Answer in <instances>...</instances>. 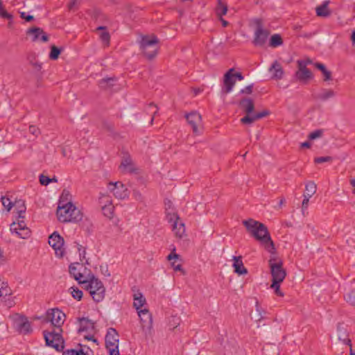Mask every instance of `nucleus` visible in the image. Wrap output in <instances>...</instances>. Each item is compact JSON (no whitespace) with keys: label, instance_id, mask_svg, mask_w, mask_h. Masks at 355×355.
I'll return each instance as SVG.
<instances>
[{"label":"nucleus","instance_id":"5fc2aeb1","mask_svg":"<svg viewBox=\"0 0 355 355\" xmlns=\"http://www.w3.org/2000/svg\"><path fill=\"white\" fill-rule=\"evenodd\" d=\"M40 182L42 185L46 186L50 183V178L44 175H40Z\"/></svg>","mask_w":355,"mask_h":355},{"label":"nucleus","instance_id":"4468645a","mask_svg":"<svg viewBox=\"0 0 355 355\" xmlns=\"http://www.w3.org/2000/svg\"><path fill=\"white\" fill-rule=\"evenodd\" d=\"M188 123L191 126L193 132L195 135H200L202 132V117L197 112H191L185 116Z\"/></svg>","mask_w":355,"mask_h":355},{"label":"nucleus","instance_id":"864d4df0","mask_svg":"<svg viewBox=\"0 0 355 355\" xmlns=\"http://www.w3.org/2000/svg\"><path fill=\"white\" fill-rule=\"evenodd\" d=\"M253 84L246 86L245 88L240 91V94H251L252 93Z\"/></svg>","mask_w":355,"mask_h":355},{"label":"nucleus","instance_id":"cd10ccee","mask_svg":"<svg viewBox=\"0 0 355 355\" xmlns=\"http://www.w3.org/2000/svg\"><path fill=\"white\" fill-rule=\"evenodd\" d=\"M329 4V1L326 0L320 6L316 7L315 12L317 15L319 17H328L330 15V11L328 9Z\"/></svg>","mask_w":355,"mask_h":355},{"label":"nucleus","instance_id":"bf43d9fd","mask_svg":"<svg viewBox=\"0 0 355 355\" xmlns=\"http://www.w3.org/2000/svg\"><path fill=\"white\" fill-rule=\"evenodd\" d=\"M343 343L349 346V355H355V354H354V351L352 349L351 340L350 339H345V338H344L343 339Z\"/></svg>","mask_w":355,"mask_h":355},{"label":"nucleus","instance_id":"338daca9","mask_svg":"<svg viewBox=\"0 0 355 355\" xmlns=\"http://www.w3.org/2000/svg\"><path fill=\"white\" fill-rule=\"evenodd\" d=\"M133 195H134L135 198L137 200H142V196H141V194L139 191H134Z\"/></svg>","mask_w":355,"mask_h":355},{"label":"nucleus","instance_id":"c03bdc74","mask_svg":"<svg viewBox=\"0 0 355 355\" xmlns=\"http://www.w3.org/2000/svg\"><path fill=\"white\" fill-rule=\"evenodd\" d=\"M256 311L257 313L253 315L254 318L257 322L262 320L263 319V314L264 313V311L261 310L257 302L256 304Z\"/></svg>","mask_w":355,"mask_h":355},{"label":"nucleus","instance_id":"f257e3e1","mask_svg":"<svg viewBox=\"0 0 355 355\" xmlns=\"http://www.w3.org/2000/svg\"><path fill=\"white\" fill-rule=\"evenodd\" d=\"M65 314L59 309H49L46 312L47 322H51L54 329L51 331H44L46 345L61 352L64 347V339L62 336V326L65 320Z\"/></svg>","mask_w":355,"mask_h":355},{"label":"nucleus","instance_id":"052dcab7","mask_svg":"<svg viewBox=\"0 0 355 355\" xmlns=\"http://www.w3.org/2000/svg\"><path fill=\"white\" fill-rule=\"evenodd\" d=\"M233 76L235 78V80H242L244 78L243 76L240 72H235V73L233 72Z\"/></svg>","mask_w":355,"mask_h":355},{"label":"nucleus","instance_id":"79ce46f5","mask_svg":"<svg viewBox=\"0 0 355 355\" xmlns=\"http://www.w3.org/2000/svg\"><path fill=\"white\" fill-rule=\"evenodd\" d=\"M69 290L71 291V294L74 299L78 301H80L82 299L83 291H80L79 288H78L77 287H71Z\"/></svg>","mask_w":355,"mask_h":355},{"label":"nucleus","instance_id":"4d7b16f0","mask_svg":"<svg viewBox=\"0 0 355 355\" xmlns=\"http://www.w3.org/2000/svg\"><path fill=\"white\" fill-rule=\"evenodd\" d=\"M322 73L323 74V76H324L323 80L324 81H327V80H329L331 79V71H328L327 69H324V71H323Z\"/></svg>","mask_w":355,"mask_h":355},{"label":"nucleus","instance_id":"c85d7f7f","mask_svg":"<svg viewBox=\"0 0 355 355\" xmlns=\"http://www.w3.org/2000/svg\"><path fill=\"white\" fill-rule=\"evenodd\" d=\"M336 95L334 91L331 89H322L321 92L317 94L316 98L322 101H325L334 97Z\"/></svg>","mask_w":355,"mask_h":355},{"label":"nucleus","instance_id":"13d9d810","mask_svg":"<svg viewBox=\"0 0 355 355\" xmlns=\"http://www.w3.org/2000/svg\"><path fill=\"white\" fill-rule=\"evenodd\" d=\"M20 17L22 19H25L26 21H31L34 19V17L33 15H26L24 12H21L20 13Z\"/></svg>","mask_w":355,"mask_h":355},{"label":"nucleus","instance_id":"7ed1b4c3","mask_svg":"<svg viewBox=\"0 0 355 355\" xmlns=\"http://www.w3.org/2000/svg\"><path fill=\"white\" fill-rule=\"evenodd\" d=\"M13 206L17 209L18 218L17 222H13L10 225V230L12 233L16 234L19 238L26 239L31 236V232L24 220L26 209L25 202L21 200H16Z\"/></svg>","mask_w":355,"mask_h":355},{"label":"nucleus","instance_id":"2eb2a0df","mask_svg":"<svg viewBox=\"0 0 355 355\" xmlns=\"http://www.w3.org/2000/svg\"><path fill=\"white\" fill-rule=\"evenodd\" d=\"M99 200L101 203H105L103 206H102L103 215L110 219L112 218L114 216V207L112 203L110 197L108 195L101 194Z\"/></svg>","mask_w":355,"mask_h":355},{"label":"nucleus","instance_id":"e2e57ef3","mask_svg":"<svg viewBox=\"0 0 355 355\" xmlns=\"http://www.w3.org/2000/svg\"><path fill=\"white\" fill-rule=\"evenodd\" d=\"M314 65H315V68L320 70L321 72H322L323 71H324V69H326L324 64H323L322 63L316 62V63H315Z\"/></svg>","mask_w":355,"mask_h":355},{"label":"nucleus","instance_id":"09e8293b","mask_svg":"<svg viewBox=\"0 0 355 355\" xmlns=\"http://www.w3.org/2000/svg\"><path fill=\"white\" fill-rule=\"evenodd\" d=\"M322 133H323L322 130H316L311 132L309 135L308 138L311 140L315 139L317 138L320 137L322 135Z\"/></svg>","mask_w":355,"mask_h":355},{"label":"nucleus","instance_id":"f3484780","mask_svg":"<svg viewBox=\"0 0 355 355\" xmlns=\"http://www.w3.org/2000/svg\"><path fill=\"white\" fill-rule=\"evenodd\" d=\"M233 72H234V69L233 68H232V69H230L224 75L223 91L225 94L230 93L232 90V89L236 83L235 78L233 76Z\"/></svg>","mask_w":355,"mask_h":355},{"label":"nucleus","instance_id":"f03ea898","mask_svg":"<svg viewBox=\"0 0 355 355\" xmlns=\"http://www.w3.org/2000/svg\"><path fill=\"white\" fill-rule=\"evenodd\" d=\"M247 231L258 241L261 246L270 254L276 252L275 243L272 241L267 227L262 223L252 218L243 221Z\"/></svg>","mask_w":355,"mask_h":355},{"label":"nucleus","instance_id":"8fccbe9b","mask_svg":"<svg viewBox=\"0 0 355 355\" xmlns=\"http://www.w3.org/2000/svg\"><path fill=\"white\" fill-rule=\"evenodd\" d=\"M332 161V157L330 156H326V157H316L314 159L315 163L316 164H322L324 162H331Z\"/></svg>","mask_w":355,"mask_h":355},{"label":"nucleus","instance_id":"4be33fe9","mask_svg":"<svg viewBox=\"0 0 355 355\" xmlns=\"http://www.w3.org/2000/svg\"><path fill=\"white\" fill-rule=\"evenodd\" d=\"M17 330L20 334H28L33 331L31 322L25 316H20L17 323Z\"/></svg>","mask_w":355,"mask_h":355},{"label":"nucleus","instance_id":"3c124183","mask_svg":"<svg viewBox=\"0 0 355 355\" xmlns=\"http://www.w3.org/2000/svg\"><path fill=\"white\" fill-rule=\"evenodd\" d=\"M100 37L101 39V40L106 44V45H108L109 43H110V34L107 31H104L103 32L101 35H100Z\"/></svg>","mask_w":355,"mask_h":355},{"label":"nucleus","instance_id":"ddd939ff","mask_svg":"<svg viewBox=\"0 0 355 355\" xmlns=\"http://www.w3.org/2000/svg\"><path fill=\"white\" fill-rule=\"evenodd\" d=\"M108 189L118 199H125L128 197V189L121 182H110L107 184Z\"/></svg>","mask_w":355,"mask_h":355},{"label":"nucleus","instance_id":"a878e982","mask_svg":"<svg viewBox=\"0 0 355 355\" xmlns=\"http://www.w3.org/2000/svg\"><path fill=\"white\" fill-rule=\"evenodd\" d=\"M180 256L175 253V249L174 248L173 250L168 255L167 259L168 261L174 260L171 262V266L173 267V270L175 271H180L182 275H185V270L182 268V265L180 263L176 264V259H178Z\"/></svg>","mask_w":355,"mask_h":355},{"label":"nucleus","instance_id":"c9c22d12","mask_svg":"<svg viewBox=\"0 0 355 355\" xmlns=\"http://www.w3.org/2000/svg\"><path fill=\"white\" fill-rule=\"evenodd\" d=\"M146 111L148 114H150L152 115L150 123L153 124L154 119H155V116L158 112L157 106L155 104H154L153 103H151L148 105V106L146 107Z\"/></svg>","mask_w":355,"mask_h":355},{"label":"nucleus","instance_id":"6e6d98bb","mask_svg":"<svg viewBox=\"0 0 355 355\" xmlns=\"http://www.w3.org/2000/svg\"><path fill=\"white\" fill-rule=\"evenodd\" d=\"M303 197H304V199H303L302 203V211L307 209L309 202V199L311 198V197H308L304 195H303Z\"/></svg>","mask_w":355,"mask_h":355},{"label":"nucleus","instance_id":"39448f33","mask_svg":"<svg viewBox=\"0 0 355 355\" xmlns=\"http://www.w3.org/2000/svg\"><path fill=\"white\" fill-rule=\"evenodd\" d=\"M159 39L155 35H142L139 42V48L144 55L149 60L154 59L158 53Z\"/></svg>","mask_w":355,"mask_h":355},{"label":"nucleus","instance_id":"a19ab883","mask_svg":"<svg viewBox=\"0 0 355 355\" xmlns=\"http://www.w3.org/2000/svg\"><path fill=\"white\" fill-rule=\"evenodd\" d=\"M0 17L9 20L12 19V15L6 11L1 0H0Z\"/></svg>","mask_w":355,"mask_h":355},{"label":"nucleus","instance_id":"9b49d317","mask_svg":"<svg viewBox=\"0 0 355 355\" xmlns=\"http://www.w3.org/2000/svg\"><path fill=\"white\" fill-rule=\"evenodd\" d=\"M140 318L141 325L146 336L150 335L153 329V318L148 309H144L137 311Z\"/></svg>","mask_w":355,"mask_h":355},{"label":"nucleus","instance_id":"c756f323","mask_svg":"<svg viewBox=\"0 0 355 355\" xmlns=\"http://www.w3.org/2000/svg\"><path fill=\"white\" fill-rule=\"evenodd\" d=\"M12 294V291L6 282L0 275V297H6Z\"/></svg>","mask_w":355,"mask_h":355},{"label":"nucleus","instance_id":"a18cd8bd","mask_svg":"<svg viewBox=\"0 0 355 355\" xmlns=\"http://www.w3.org/2000/svg\"><path fill=\"white\" fill-rule=\"evenodd\" d=\"M166 218L171 224L180 219L178 212L168 213V214L166 215Z\"/></svg>","mask_w":355,"mask_h":355},{"label":"nucleus","instance_id":"393cba45","mask_svg":"<svg viewBox=\"0 0 355 355\" xmlns=\"http://www.w3.org/2000/svg\"><path fill=\"white\" fill-rule=\"evenodd\" d=\"M232 260L234 261L232 266L236 273L238 275H245L248 273V270L243 266L241 256H234Z\"/></svg>","mask_w":355,"mask_h":355},{"label":"nucleus","instance_id":"aec40b11","mask_svg":"<svg viewBox=\"0 0 355 355\" xmlns=\"http://www.w3.org/2000/svg\"><path fill=\"white\" fill-rule=\"evenodd\" d=\"M120 168L123 173H135L136 168L132 161V159L129 155H125L123 157L121 163L120 164Z\"/></svg>","mask_w":355,"mask_h":355},{"label":"nucleus","instance_id":"412c9836","mask_svg":"<svg viewBox=\"0 0 355 355\" xmlns=\"http://www.w3.org/2000/svg\"><path fill=\"white\" fill-rule=\"evenodd\" d=\"M83 268V266L76 263H71L69 266V272L73 277V278L78 282L79 284H83L85 279H84L83 275L80 272V268Z\"/></svg>","mask_w":355,"mask_h":355},{"label":"nucleus","instance_id":"0eeeda50","mask_svg":"<svg viewBox=\"0 0 355 355\" xmlns=\"http://www.w3.org/2000/svg\"><path fill=\"white\" fill-rule=\"evenodd\" d=\"M268 264L270 268L272 282H282L286 276V272L283 268L282 259L277 255V252L274 254H270Z\"/></svg>","mask_w":355,"mask_h":355},{"label":"nucleus","instance_id":"603ef678","mask_svg":"<svg viewBox=\"0 0 355 355\" xmlns=\"http://www.w3.org/2000/svg\"><path fill=\"white\" fill-rule=\"evenodd\" d=\"M28 130L29 132L35 137H37L40 134V129L35 125H30Z\"/></svg>","mask_w":355,"mask_h":355},{"label":"nucleus","instance_id":"58836bf2","mask_svg":"<svg viewBox=\"0 0 355 355\" xmlns=\"http://www.w3.org/2000/svg\"><path fill=\"white\" fill-rule=\"evenodd\" d=\"M338 338L343 342V339H349L347 338V331L343 324L339 323L337 326Z\"/></svg>","mask_w":355,"mask_h":355},{"label":"nucleus","instance_id":"423d86ee","mask_svg":"<svg viewBox=\"0 0 355 355\" xmlns=\"http://www.w3.org/2000/svg\"><path fill=\"white\" fill-rule=\"evenodd\" d=\"M83 284L95 302L98 303L103 301L105 295V288L101 281L92 277L89 280H85Z\"/></svg>","mask_w":355,"mask_h":355},{"label":"nucleus","instance_id":"473e14b6","mask_svg":"<svg viewBox=\"0 0 355 355\" xmlns=\"http://www.w3.org/2000/svg\"><path fill=\"white\" fill-rule=\"evenodd\" d=\"M316 190V184L313 182H309L305 185V193L303 195L311 198L315 193Z\"/></svg>","mask_w":355,"mask_h":355},{"label":"nucleus","instance_id":"680f3d73","mask_svg":"<svg viewBox=\"0 0 355 355\" xmlns=\"http://www.w3.org/2000/svg\"><path fill=\"white\" fill-rule=\"evenodd\" d=\"M76 2H77L76 0H69V2L67 5L69 10H73L75 8Z\"/></svg>","mask_w":355,"mask_h":355},{"label":"nucleus","instance_id":"0e129e2a","mask_svg":"<svg viewBox=\"0 0 355 355\" xmlns=\"http://www.w3.org/2000/svg\"><path fill=\"white\" fill-rule=\"evenodd\" d=\"M84 337H85V339H86L87 340H92L94 343H98L97 339L95 338L92 334L86 335Z\"/></svg>","mask_w":355,"mask_h":355},{"label":"nucleus","instance_id":"69168bd1","mask_svg":"<svg viewBox=\"0 0 355 355\" xmlns=\"http://www.w3.org/2000/svg\"><path fill=\"white\" fill-rule=\"evenodd\" d=\"M164 205H165V209H166V208H168V207H170V208H175V207H173V202H172L170 200H165V201H164Z\"/></svg>","mask_w":355,"mask_h":355},{"label":"nucleus","instance_id":"e433bc0d","mask_svg":"<svg viewBox=\"0 0 355 355\" xmlns=\"http://www.w3.org/2000/svg\"><path fill=\"white\" fill-rule=\"evenodd\" d=\"M76 350L82 355H94V351L85 345L79 344V348Z\"/></svg>","mask_w":355,"mask_h":355},{"label":"nucleus","instance_id":"f704fd0d","mask_svg":"<svg viewBox=\"0 0 355 355\" xmlns=\"http://www.w3.org/2000/svg\"><path fill=\"white\" fill-rule=\"evenodd\" d=\"M114 78H105L99 81L98 85L101 89H107L114 85Z\"/></svg>","mask_w":355,"mask_h":355},{"label":"nucleus","instance_id":"dca6fc26","mask_svg":"<svg viewBox=\"0 0 355 355\" xmlns=\"http://www.w3.org/2000/svg\"><path fill=\"white\" fill-rule=\"evenodd\" d=\"M239 106L246 114L245 116L252 117L254 111V102L250 98H243L239 102Z\"/></svg>","mask_w":355,"mask_h":355},{"label":"nucleus","instance_id":"37998d69","mask_svg":"<svg viewBox=\"0 0 355 355\" xmlns=\"http://www.w3.org/2000/svg\"><path fill=\"white\" fill-rule=\"evenodd\" d=\"M272 284L270 286V288L274 289L275 293L279 297H283L284 293L281 291L280 290V284L282 282H272Z\"/></svg>","mask_w":355,"mask_h":355},{"label":"nucleus","instance_id":"72a5a7b5","mask_svg":"<svg viewBox=\"0 0 355 355\" xmlns=\"http://www.w3.org/2000/svg\"><path fill=\"white\" fill-rule=\"evenodd\" d=\"M42 33H43V30L39 27H33L28 29L26 31L27 35H31L33 36V42L37 41Z\"/></svg>","mask_w":355,"mask_h":355},{"label":"nucleus","instance_id":"a211bd4d","mask_svg":"<svg viewBox=\"0 0 355 355\" xmlns=\"http://www.w3.org/2000/svg\"><path fill=\"white\" fill-rule=\"evenodd\" d=\"M268 71L272 73V79L281 80L284 77V71L281 63L277 60H275L272 62Z\"/></svg>","mask_w":355,"mask_h":355},{"label":"nucleus","instance_id":"9d476101","mask_svg":"<svg viewBox=\"0 0 355 355\" xmlns=\"http://www.w3.org/2000/svg\"><path fill=\"white\" fill-rule=\"evenodd\" d=\"M64 243V239L57 232L49 237V244L55 250V256L58 258H62L65 254Z\"/></svg>","mask_w":355,"mask_h":355},{"label":"nucleus","instance_id":"f8f14e48","mask_svg":"<svg viewBox=\"0 0 355 355\" xmlns=\"http://www.w3.org/2000/svg\"><path fill=\"white\" fill-rule=\"evenodd\" d=\"M297 70L295 73V78L297 81L307 84L310 80L313 78V73L307 67H304V63L297 62Z\"/></svg>","mask_w":355,"mask_h":355},{"label":"nucleus","instance_id":"774afa93","mask_svg":"<svg viewBox=\"0 0 355 355\" xmlns=\"http://www.w3.org/2000/svg\"><path fill=\"white\" fill-rule=\"evenodd\" d=\"M42 36H41V40L44 42H46L49 40V37L48 35L43 31V33H41Z\"/></svg>","mask_w":355,"mask_h":355},{"label":"nucleus","instance_id":"2f4dec72","mask_svg":"<svg viewBox=\"0 0 355 355\" xmlns=\"http://www.w3.org/2000/svg\"><path fill=\"white\" fill-rule=\"evenodd\" d=\"M283 44V39L279 34H274L271 36L269 41V46L272 48H276Z\"/></svg>","mask_w":355,"mask_h":355},{"label":"nucleus","instance_id":"7c9ffc66","mask_svg":"<svg viewBox=\"0 0 355 355\" xmlns=\"http://www.w3.org/2000/svg\"><path fill=\"white\" fill-rule=\"evenodd\" d=\"M227 12V5L226 3L223 2L222 0H218V4L216 8V14L219 17L225 15Z\"/></svg>","mask_w":355,"mask_h":355},{"label":"nucleus","instance_id":"20e7f679","mask_svg":"<svg viewBox=\"0 0 355 355\" xmlns=\"http://www.w3.org/2000/svg\"><path fill=\"white\" fill-rule=\"evenodd\" d=\"M57 216L62 223L78 222L83 218L82 213L71 202L63 205L58 204Z\"/></svg>","mask_w":355,"mask_h":355},{"label":"nucleus","instance_id":"49530a36","mask_svg":"<svg viewBox=\"0 0 355 355\" xmlns=\"http://www.w3.org/2000/svg\"><path fill=\"white\" fill-rule=\"evenodd\" d=\"M345 299L347 303L352 306H355V291H352L348 293L345 296Z\"/></svg>","mask_w":355,"mask_h":355},{"label":"nucleus","instance_id":"4c0bfd02","mask_svg":"<svg viewBox=\"0 0 355 355\" xmlns=\"http://www.w3.org/2000/svg\"><path fill=\"white\" fill-rule=\"evenodd\" d=\"M61 53V49L55 46V45H52L51 46V52L49 53V58L52 60H56Z\"/></svg>","mask_w":355,"mask_h":355},{"label":"nucleus","instance_id":"ea45409f","mask_svg":"<svg viewBox=\"0 0 355 355\" xmlns=\"http://www.w3.org/2000/svg\"><path fill=\"white\" fill-rule=\"evenodd\" d=\"M71 194L68 190L64 189L60 197L59 203L60 205H63L66 202H71Z\"/></svg>","mask_w":355,"mask_h":355},{"label":"nucleus","instance_id":"6ab92c4d","mask_svg":"<svg viewBox=\"0 0 355 355\" xmlns=\"http://www.w3.org/2000/svg\"><path fill=\"white\" fill-rule=\"evenodd\" d=\"M80 327L79 332L85 331L90 334L94 333L95 329L94 322L87 318H80L78 319Z\"/></svg>","mask_w":355,"mask_h":355},{"label":"nucleus","instance_id":"5701e85b","mask_svg":"<svg viewBox=\"0 0 355 355\" xmlns=\"http://www.w3.org/2000/svg\"><path fill=\"white\" fill-rule=\"evenodd\" d=\"M269 114L270 112L266 110L257 113L254 112V114L252 115V117L243 116V118L241 119L240 121L242 124L250 125L259 119L267 116L268 115H269Z\"/></svg>","mask_w":355,"mask_h":355},{"label":"nucleus","instance_id":"1a4fd4ad","mask_svg":"<svg viewBox=\"0 0 355 355\" xmlns=\"http://www.w3.org/2000/svg\"><path fill=\"white\" fill-rule=\"evenodd\" d=\"M105 347L110 355H119V336L114 328H109L105 335Z\"/></svg>","mask_w":355,"mask_h":355},{"label":"nucleus","instance_id":"b1692460","mask_svg":"<svg viewBox=\"0 0 355 355\" xmlns=\"http://www.w3.org/2000/svg\"><path fill=\"white\" fill-rule=\"evenodd\" d=\"M172 231L175 236L178 239H182L186 236V228L184 223L179 219L176 222L171 223Z\"/></svg>","mask_w":355,"mask_h":355},{"label":"nucleus","instance_id":"6e6552de","mask_svg":"<svg viewBox=\"0 0 355 355\" xmlns=\"http://www.w3.org/2000/svg\"><path fill=\"white\" fill-rule=\"evenodd\" d=\"M256 28L254 33L252 44L256 46H263L266 43L270 31L264 28L261 19H255L253 21Z\"/></svg>","mask_w":355,"mask_h":355},{"label":"nucleus","instance_id":"bb28decb","mask_svg":"<svg viewBox=\"0 0 355 355\" xmlns=\"http://www.w3.org/2000/svg\"><path fill=\"white\" fill-rule=\"evenodd\" d=\"M133 299V306L136 309L137 311L141 310V308L146 303V298L144 297L143 294L141 292L137 291L136 293L134 294Z\"/></svg>","mask_w":355,"mask_h":355},{"label":"nucleus","instance_id":"de8ad7c7","mask_svg":"<svg viewBox=\"0 0 355 355\" xmlns=\"http://www.w3.org/2000/svg\"><path fill=\"white\" fill-rule=\"evenodd\" d=\"M1 201L3 205L7 209V211H10L13 207L14 203L8 198L2 197Z\"/></svg>","mask_w":355,"mask_h":355}]
</instances>
